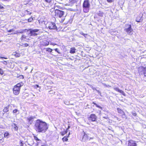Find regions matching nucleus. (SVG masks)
Returning a JSON list of instances; mask_svg holds the SVG:
<instances>
[{
	"label": "nucleus",
	"mask_w": 146,
	"mask_h": 146,
	"mask_svg": "<svg viewBox=\"0 0 146 146\" xmlns=\"http://www.w3.org/2000/svg\"><path fill=\"white\" fill-rule=\"evenodd\" d=\"M34 129L38 133H44L48 129L47 123L40 119L37 120L35 123Z\"/></svg>",
	"instance_id": "1"
},
{
	"label": "nucleus",
	"mask_w": 146,
	"mask_h": 146,
	"mask_svg": "<svg viewBox=\"0 0 146 146\" xmlns=\"http://www.w3.org/2000/svg\"><path fill=\"white\" fill-rule=\"evenodd\" d=\"M83 134V136L82 139V141L84 142H86L88 140H90L91 139H93L94 137H90L91 132L89 128L84 130L82 132Z\"/></svg>",
	"instance_id": "2"
},
{
	"label": "nucleus",
	"mask_w": 146,
	"mask_h": 146,
	"mask_svg": "<svg viewBox=\"0 0 146 146\" xmlns=\"http://www.w3.org/2000/svg\"><path fill=\"white\" fill-rule=\"evenodd\" d=\"M24 84L22 82L17 84L14 86L13 89V93L16 95H18L20 93L21 87Z\"/></svg>",
	"instance_id": "3"
},
{
	"label": "nucleus",
	"mask_w": 146,
	"mask_h": 146,
	"mask_svg": "<svg viewBox=\"0 0 146 146\" xmlns=\"http://www.w3.org/2000/svg\"><path fill=\"white\" fill-rule=\"evenodd\" d=\"M90 4L89 0H84L83 4V11L85 13H87L89 11V8Z\"/></svg>",
	"instance_id": "4"
},
{
	"label": "nucleus",
	"mask_w": 146,
	"mask_h": 146,
	"mask_svg": "<svg viewBox=\"0 0 146 146\" xmlns=\"http://www.w3.org/2000/svg\"><path fill=\"white\" fill-rule=\"evenodd\" d=\"M124 30L127 34L132 35L133 34V30L130 24H126L124 27Z\"/></svg>",
	"instance_id": "5"
},
{
	"label": "nucleus",
	"mask_w": 146,
	"mask_h": 146,
	"mask_svg": "<svg viewBox=\"0 0 146 146\" xmlns=\"http://www.w3.org/2000/svg\"><path fill=\"white\" fill-rule=\"evenodd\" d=\"M39 30L37 29H28L27 32L28 33V35L29 36H36L38 35L36 33L38 32Z\"/></svg>",
	"instance_id": "6"
},
{
	"label": "nucleus",
	"mask_w": 146,
	"mask_h": 146,
	"mask_svg": "<svg viewBox=\"0 0 146 146\" xmlns=\"http://www.w3.org/2000/svg\"><path fill=\"white\" fill-rule=\"evenodd\" d=\"M138 71L140 75H143L146 77V67L140 66L138 68Z\"/></svg>",
	"instance_id": "7"
},
{
	"label": "nucleus",
	"mask_w": 146,
	"mask_h": 146,
	"mask_svg": "<svg viewBox=\"0 0 146 146\" xmlns=\"http://www.w3.org/2000/svg\"><path fill=\"white\" fill-rule=\"evenodd\" d=\"M64 13V11L59 9H55V15L56 17H63Z\"/></svg>",
	"instance_id": "8"
},
{
	"label": "nucleus",
	"mask_w": 146,
	"mask_h": 146,
	"mask_svg": "<svg viewBox=\"0 0 146 146\" xmlns=\"http://www.w3.org/2000/svg\"><path fill=\"white\" fill-rule=\"evenodd\" d=\"M46 27L48 28L50 30L56 29L57 27L56 26L55 24L52 22H49L46 25Z\"/></svg>",
	"instance_id": "9"
},
{
	"label": "nucleus",
	"mask_w": 146,
	"mask_h": 146,
	"mask_svg": "<svg viewBox=\"0 0 146 146\" xmlns=\"http://www.w3.org/2000/svg\"><path fill=\"white\" fill-rule=\"evenodd\" d=\"M97 118V116L95 114H92L88 118V119L90 121H96Z\"/></svg>",
	"instance_id": "10"
},
{
	"label": "nucleus",
	"mask_w": 146,
	"mask_h": 146,
	"mask_svg": "<svg viewBox=\"0 0 146 146\" xmlns=\"http://www.w3.org/2000/svg\"><path fill=\"white\" fill-rule=\"evenodd\" d=\"M35 117L34 116H31L27 118V120L29 124L31 125L32 124Z\"/></svg>",
	"instance_id": "11"
},
{
	"label": "nucleus",
	"mask_w": 146,
	"mask_h": 146,
	"mask_svg": "<svg viewBox=\"0 0 146 146\" xmlns=\"http://www.w3.org/2000/svg\"><path fill=\"white\" fill-rule=\"evenodd\" d=\"M137 144L135 141L130 140L128 141V146H137Z\"/></svg>",
	"instance_id": "12"
},
{
	"label": "nucleus",
	"mask_w": 146,
	"mask_h": 146,
	"mask_svg": "<svg viewBox=\"0 0 146 146\" xmlns=\"http://www.w3.org/2000/svg\"><path fill=\"white\" fill-rule=\"evenodd\" d=\"M113 89L115 91L119 92L120 93L122 94L123 95L125 96V94L123 91L120 90L117 87H114Z\"/></svg>",
	"instance_id": "13"
},
{
	"label": "nucleus",
	"mask_w": 146,
	"mask_h": 146,
	"mask_svg": "<svg viewBox=\"0 0 146 146\" xmlns=\"http://www.w3.org/2000/svg\"><path fill=\"white\" fill-rule=\"evenodd\" d=\"M136 21L137 22H140L142 21L141 16H138L136 18Z\"/></svg>",
	"instance_id": "14"
},
{
	"label": "nucleus",
	"mask_w": 146,
	"mask_h": 146,
	"mask_svg": "<svg viewBox=\"0 0 146 146\" xmlns=\"http://www.w3.org/2000/svg\"><path fill=\"white\" fill-rule=\"evenodd\" d=\"M12 55L15 56L16 57H20L21 55L20 53H17L16 52H13Z\"/></svg>",
	"instance_id": "15"
},
{
	"label": "nucleus",
	"mask_w": 146,
	"mask_h": 146,
	"mask_svg": "<svg viewBox=\"0 0 146 146\" xmlns=\"http://www.w3.org/2000/svg\"><path fill=\"white\" fill-rule=\"evenodd\" d=\"M10 105H9L7 107H5L3 110L4 113H6L9 111V107Z\"/></svg>",
	"instance_id": "16"
},
{
	"label": "nucleus",
	"mask_w": 146,
	"mask_h": 146,
	"mask_svg": "<svg viewBox=\"0 0 146 146\" xmlns=\"http://www.w3.org/2000/svg\"><path fill=\"white\" fill-rule=\"evenodd\" d=\"M117 110L118 111V112L121 115H123L124 114V111L121 110V109H120L119 108H117Z\"/></svg>",
	"instance_id": "17"
},
{
	"label": "nucleus",
	"mask_w": 146,
	"mask_h": 146,
	"mask_svg": "<svg viewBox=\"0 0 146 146\" xmlns=\"http://www.w3.org/2000/svg\"><path fill=\"white\" fill-rule=\"evenodd\" d=\"M12 126L14 127V129L15 131H17L18 129V127L16 125V124L13 123L12 125Z\"/></svg>",
	"instance_id": "18"
},
{
	"label": "nucleus",
	"mask_w": 146,
	"mask_h": 146,
	"mask_svg": "<svg viewBox=\"0 0 146 146\" xmlns=\"http://www.w3.org/2000/svg\"><path fill=\"white\" fill-rule=\"evenodd\" d=\"M76 49L74 47H72L70 49V52L71 54H74L75 52Z\"/></svg>",
	"instance_id": "19"
},
{
	"label": "nucleus",
	"mask_w": 146,
	"mask_h": 146,
	"mask_svg": "<svg viewBox=\"0 0 146 146\" xmlns=\"http://www.w3.org/2000/svg\"><path fill=\"white\" fill-rule=\"evenodd\" d=\"M27 30H28L27 29H25L21 31H18L17 32L18 33H23L24 32H27Z\"/></svg>",
	"instance_id": "20"
},
{
	"label": "nucleus",
	"mask_w": 146,
	"mask_h": 146,
	"mask_svg": "<svg viewBox=\"0 0 146 146\" xmlns=\"http://www.w3.org/2000/svg\"><path fill=\"white\" fill-rule=\"evenodd\" d=\"M98 15L99 16L102 17L103 16V12L99 11L98 13Z\"/></svg>",
	"instance_id": "21"
},
{
	"label": "nucleus",
	"mask_w": 146,
	"mask_h": 146,
	"mask_svg": "<svg viewBox=\"0 0 146 146\" xmlns=\"http://www.w3.org/2000/svg\"><path fill=\"white\" fill-rule=\"evenodd\" d=\"M26 38V36H25V35H22L21 38V41H24L25 40L24 39L25 38Z\"/></svg>",
	"instance_id": "22"
},
{
	"label": "nucleus",
	"mask_w": 146,
	"mask_h": 146,
	"mask_svg": "<svg viewBox=\"0 0 146 146\" xmlns=\"http://www.w3.org/2000/svg\"><path fill=\"white\" fill-rule=\"evenodd\" d=\"M64 103L66 105H69L70 104V102L67 100H66L64 101Z\"/></svg>",
	"instance_id": "23"
},
{
	"label": "nucleus",
	"mask_w": 146,
	"mask_h": 146,
	"mask_svg": "<svg viewBox=\"0 0 146 146\" xmlns=\"http://www.w3.org/2000/svg\"><path fill=\"white\" fill-rule=\"evenodd\" d=\"M68 139L66 137H64L62 138V141L64 142L67 141Z\"/></svg>",
	"instance_id": "24"
},
{
	"label": "nucleus",
	"mask_w": 146,
	"mask_h": 146,
	"mask_svg": "<svg viewBox=\"0 0 146 146\" xmlns=\"http://www.w3.org/2000/svg\"><path fill=\"white\" fill-rule=\"evenodd\" d=\"M46 50V51L50 52H51L52 51V49L50 48H45Z\"/></svg>",
	"instance_id": "25"
},
{
	"label": "nucleus",
	"mask_w": 146,
	"mask_h": 146,
	"mask_svg": "<svg viewBox=\"0 0 146 146\" xmlns=\"http://www.w3.org/2000/svg\"><path fill=\"white\" fill-rule=\"evenodd\" d=\"M9 135V134L7 132H5L4 134V137H6Z\"/></svg>",
	"instance_id": "26"
},
{
	"label": "nucleus",
	"mask_w": 146,
	"mask_h": 146,
	"mask_svg": "<svg viewBox=\"0 0 146 146\" xmlns=\"http://www.w3.org/2000/svg\"><path fill=\"white\" fill-rule=\"evenodd\" d=\"M34 137L36 141H40V140L38 139V138L35 136H34Z\"/></svg>",
	"instance_id": "27"
},
{
	"label": "nucleus",
	"mask_w": 146,
	"mask_h": 146,
	"mask_svg": "<svg viewBox=\"0 0 146 146\" xmlns=\"http://www.w3.org/2000/svg\"><path fill=\"white\" fill-rule=\"evenodd\" d=\"M0 74L1 75H2L4 74L3 71L1 68H0Z\"/></svg>",
	"instance_id": "28"
},
{
	"label": "nucleus",
	"mask_w": 146,
	"mask_h": 146,
	"mask_svg": "<svg viewBox=\"0 0 146 146\" xmlns=\"http://www.w3.org/2000/svg\"><path fill=\"white\" fill-rule=\"evenodd\" d=\"M44 45H45V46L48 45L49 44V42L46 40L44 41Z\"/></svg>",
	"instance_id": "29"
},
{
	"label": "nucleus",
	"mask_w": 146,
	"mask_h": 146,
	"mask_svg": "<svg viewBox=\"0 0 146 146\" xmlns=\"http://www.w3.org/2000/svg\"><path fill=\"white\" fill-rule=\"evenodd\" d=\"M20 144L21 146H23L24 144L23 143V141L21 140L20 141Z\"/></svg>",
	"instance_id": "30"
},
{
	"label": "nucleus",
	"mask_w": 146,
	"mask_h": 146,
	"mask_svg": "<svg viewBox=\"0 0 146 146\" xmlns=\"http://www.w3.org/2000/svg\"><path fill=\"white\" fill-rule=\"evenodd\" d=\"M18 111L17 109H15L13 111V113H16Z\"/></svg>",
	"instance_id": "31"
},
{
	"label": "nucleus",
	"mask_w": 146,
	"mask_h": 146,
	"mask_svg": "<svg viewBox=\"0 0 146 146\" xmlns=\"http://www.w3.org/2000/svg\"><path fill=\"white\" fill-rule=\"evenodd\" d=\"M44 1L48 3H50L52 1V0H44Z\"/></svg>",
	"instance_id": "32"
},
{
	"label": "nucleus",
	"mask_w": 146,
	"mask_h": 146,
	"mask_svg": "<svg viewBox=\"0 0 146 146\" xmlns=\"http://www.w3.org/2000/svg\"><path fill=\"white\" fill-rule=\"evenodd\" d=\"M33 20V19L32 17H31L28 19V21L29 22H31Z\"/></svg>",
	"instance_id": "33"
},
{
	"label": "nucleus",
	"mask_w": 146,
	"mask_h": 146,
	"mask_svg": "<svg viewBox=\"0 0 146 146\" xmlns=\"http://www.w3.org/2000/svg\"><path fill=\"white\" fill-rule=\"evenodd\" d=\"M67 132V131L66 130L65 131H63L62 132V135H64Z\"/></svg>",
	"instance_id": "34"
},
{
	"label": "nucleus",
	"mask_w": 146,
	"mask_h": 146,
	"mask_svg": "<svg viewBox=\"0 0 146 146\" xmlns=\"http://www.w3.org/2000/svg\"><path fill=\"white\" fill-rule=\"evenodd\" d=\"M109 3H111L113 2L114 0H106Z\"/></svg>",
	"instance_id": "35"
},
{
	"label": "nucleus",
	"mask_w": 146,
	"mask_h": 146,
	"mask_svg": "<svg viewBox=\"0 0 146 146\" xmlns=\"http://www.w3.org/2000/svg\"><path fill=\"white\" fill-rule=\"evenodd\" d=\"M14 31V30L13 29H11L9 30L8 31V32L9 33H11L12 32H13Z\"/></svg>",
	"instance_id": "36"
},
{
	"label": "nucleus",
	"mask_w": 146,
	"mask_h": 146,
	"mask_svg": "<svg viewBox=\"0 0 146 146\" xmlns=\"http://www.w3.org/2000/svg\"><path fill=\"white\" fill-rule=\"evenodd\" d=\"M23 45H24V47H27L28 46H29L28 44L27 43H25L23 44Z\"/></svg>",
	"instance_id": "37"
},
{
	"label": "nucleus",
	"mask_w": 146,
	"mask_h": 146,
	"mask_svg": "<svg viewBox=\"0 0 146 146\" xmlns=\"http://www.w3.org/2000/svg\"><path fill=\"white\" fill-rule=\"evenodd\" d=\"M24 95L25 97H26V96L27 97V96H29V94L28 93H25L24 94Z\"/></svg>",
	"instance_id": "38"
},
{
	"label": "nucleus",
	"mask_w": 146,
	"mask_h": 146,
	"mask_svg": "<svg viewBox=\"0 0 146 146\" xmlns=\"http://www.w3.org/2000/svg\"><path fill=\"white\" fill-rule=\"evenodd\" d=\"M96 106L100 109H102V108L100 106H99L98 105V104H97V105Z\"/></svg>",
	"instance_id": "39"
},
{
	"label": "nucleus",
	"mask_w": 146,
	"mask_h": 146,
	"mask_svg": "<svg viewBox=\"0 0 146 146\" xmlns=\"http://www.w3.org/2000/svg\"><path fill=\"white\" fill-rule=\"evenodd\" d=\"M121 115L122 116V117L123 118H126L127 117H126L125 115V113H124V114L123 115Z\"/></svg>",
	"instance_id": "40"
},
{
	"label": "nucleus",
	"mask_w": 146,
	"mask_h": 146,
	"mask_svg": "<svg viewBox=\"0 0 146 146\" xmlns=\"http://www.w3.org/2000/svg\"><path fill=\"white\" fill-rule=\"evenodd\" d=\"M54 50L56 52H58L59 53H60L58 51V48H55L54 49Z\"/></svg>",
	"instance_id": "41"
},
{
	"label": "nucleus",
	"mask_w": 146,
	"mask_h": 146,
	"mask_svg": "<svg viewBox=\"0 0 146 146\" xmlns=\"http://www.w3.org/2000/svg\"><path fill=\"white\" fill-rule=\"evenodd\" d=\"M19 77L20 78L23 79L24 78L23 76V75L20 76Z\"/></svg>",
	"instance_id": "42"
},
{
	"label": "nucleus",
	"mask_w": 146,
	"mask_h": 146,
	"mask_svg": "<svg viewBox=\"0 0 146 146\" xmlns=\"http://www.w3.org/2000/svg\"><path fill=\"white\" fill-rule=\"evenodd\" d=\"M64 19H65V18H64V17H63V18L61 20V22H63L64 21Z\"/></svg>",
	"instance_id": "43"
},
{
	"label": "nucleus",
	"mask_w": 146,
	"mask_h": 146,
	"mask_svg": "<svg viewBox=\"0 0 146 146\" xmlns=\"http://www.w3.org/2000/svg\"><path fill=\"white\" fill-rule=\"evenodd\" d=\"M141 63H142L141 64L142 65H143L146 66V63H144V62H141Z\"/></svg>",
	"instance_id": "44"
},
{
	"label": "nucleus",
	"mask_w": 146,
	"mask_h": 146,
	"mask_svg": "<svg viewBox=\"0 0 146 146\" xmlns=\"http://www.w3.org/2000/svg\"><path fill=\"white\" fill-rule=\"evenodd\" d=\"M83 36L85 38H86L87 37V36H88V35L87 34H84V35Z\"/></svg>",
	"instance_id": "45"
},
{
	"label": "nucleus",
	"mask_w": 146,
	"mask_h": 146,
	"mask_svg": "<svg viewBox=\"0 0 146 146\" xmlns=\"http://www.w3.org/2000/svg\"><path fill=\"white\" fill-rule=\"evenodd\" d=\"M18 31H16V32H15V33H12L11 34H17V33H18L17 32H18Z\"/></svg>",
	"instance_id": "46"
},
{
	"label": "nucleus",
	"mask_w": 146,
	"mask_h": 146,
	"mask_svg": "<svg viewBox=\"0 0 146 146\" xmlns=\"http://www.w3.org/2000/svg\"><path fill=\"white\" fill-rule=\"evenodd\" d=\"M95 90L99 94H100V95L101 94L100 92L99 91V90H97L96 89Z\"/></svg>",
	"instance_id": "47"
},
{
	"label": "nucleus",
	"mask_w": 146,
	"mask_h": 146,
	"mask_svg": "<svg viewBox=\"0 0 146 146\" xmlns=\"http://www.w3.org/2000/svg\"><path fill=\"white\" fill-rule=\"evenodd\" d=\"M4 8V7L0 5V9H2Z\"/></svg>",
	"instance_id": "48"
},
{
	"label": "nucleus",
	"mask_w": 146,
	"mask_h": 146,
	"mask_svg": "<svg viewBox=\"0 0 146 146\" xmlns=\"http://www.w3.org/2000/svg\"><path fill=\"white\" fill-rule=\"evenodd\" d=\"M3 64H5V65H6L7 64V62L5 61H4L3 62Z\"/></svg>",
	"instance_id": "49"
},
{
	"label": "nucleus",
	"mask_w": 146,
	"mask_h": 146,
	"mask_svg": "<svg viewBox=\"0 0 146 146\" xmlns=\"http://www.w3.org/2000/svg\"><path fill=\"white\" fill-rule=\"evenodd\" d=\"M133 115L134 116H136L137 115V114L135 113H133Z\"/></svg>",
	"instance_id": "50"
},
{
	"label": "nucleus",
	"mask_w": 146,
	"mask_h": 146,
	"mask_svg": "<svg viewBox=\"0 0 146 146\" xmlns=\"http://www.w3.org/2000/svg\"><path fill=\"white\" fill-rule=\"evenodd\" d=\"M33 145V144H30L29 143H28V145H29L30 146H32Z\"/></svg>",
	"instance_id": "51"
},
{
	"label": "nucleus",
	"mask_w": 146,
	"mask_h": 146,
	"mask_svg": "<svg viewBox=\"0 0 146 146\" xmlns=\"http://www.w3.org/2000/svg\"><path fill=\"white\" fill-rule=\"evenodd\" d=\"M103 118H104L106 119H107L108 118V116H106V117H103Z\"/></svg>",
	"instance_id": "52"
},
{
	"label": "nucleus",
	"mask_w": 146,
	"mask_h": 146,
	"mask_svg": "<svg viewBox=\"0 0 146 146\" xmlns=\"http://www.w3.org/2000/svg\"><path fill=\"white\" fill-rule=\"evenodd\" d=\"M80 34L81 35H84V34H85L84 33H82V32H81V33H80Z\"/></svg>",
	"instance_id": "53"
},
{
	"label": "nucleus",
	"mask_w": 146,
	"mask_h": 146,
	"mask_svg": "<svg viewBox=\"0 0 146 146\" xmlns=\"http://www.w3.org/2000/svg\"><path fill=\"white\" fill-rule=\"evenodd\" d=\"M70 127V126H68V128L66 130L67 131V130Z\"/></svg>",
	"instance_id": "54"
},
{
	"label": "nucleus",
	"mask_w": 146,
	"mask_h": 146,
	"mask_svg": "<svg viewBox=\"0 0 146 146\" xmlns=\"http://www.w3.org/2000/svg\"><path fill=\"white\" fill-rule=\"evenodd\" d=\"M28 14H31V13L29 11H28Z\"/></svg>",
	"instance_id": "55"
},
{
	"label": "nucleus",
	"mask_w": 146,
	"mask_h": 146,
	"mask_svg": "<svg viewBox=\"0 0 146 146\" xmlns=\"http://www.w3.org/2000/svg\"><path fill=\"white\" fill-rule=\"evenodd\" d=\"M93 104H94V105H95L96 106L97 105V104L93 102Z\"/></svg>",
	"instance_id": "56"
},
{
	"label": "nucleus",
	"mask_w": 146,
	"mask_h": 146,
	"mask_svg": "<svg viewBox=\"0 0 146 146\" xmlns=\"http://www.w3.org/2000/svg\"><path fill=\"white\" fill-rule=\"evenodd\" d=\"M58 7L59 8V7H60L59 6H58Z\"/></svg>",
	"instance_id": "57"
},
{
	"label": "nucleus",
	"mask_w": 146,
	"mask_h": 146,
	"mask_svg": "<svg viewBox=\"0 0 146 146\" xmlns=\"http://www.w3.org/2000/svg\"><path fill=\"white\" fill-rule=\"evenodd\" d=\"M144 63H146V66L145 67H146V61L144 62Z\"/></svg>",
	"instance_id": "58"
},
{
	"label": "nucleus",
	"mask_w": 146,
	"mask_h": 146,
	"mask_svg": "<svg viewBox=\"0 0 146 146\" xmlns=\"http://www.w3.org/2000/svg\"><path fill=\"white\" fill-rule=\"evenodd\" d=\"M5 58V59H7V58H6L5 57H3L2 58Z\"/></svg>",
	"instance_id": "59"
},
{
	"label": "nucleus",
	"mask_w": 146,
	"mask_h": 146,
	"mask_svg": "<svg viewBox=\"0 0 146 146\" xmlns=\"http://www.w3.org/2000/svg\"><path fill=\"white\" fill-rule=\"evenodd\" d=\"M31 141H32V142H33V140L32 139L31 140Z\"/></svg>",
	"instance_id": "60"
},
{
	"label": "nucleus",
	"mask_w": 146,
	"mask_h": 146,
	"mask_svg": "<svg viewBox=\"0 0 146 146\" xmlns=\"http://www.w3.org/2000/svg\"><path fill=\"white\" fill-rule=\"evenodd\" d=\"M37 87H39V86H38V85H37Z\"/></svg>",
	"instance_id": "61"
},
{
	"label": "nucleus",
	"mask_w": 146,
	"mask_h": 146,
	"mask_svg": "<svg viewBox=\"0 0 146 146\" xmlns=\"http://www.w3.org/2000/svg\"><path fill=\"white\" fill-rule=\"evenodd\" d=\"M70 132H69V133H68V135H69L70 134Z\"/></svg>",
	"instance_id": "62"
},
{
	"label": "nucleus",
	"mask_w": 146,
	"mask_h": 146,
	"mask_svg": "<svg viewBox=\"0 0 146 146\" xmlns=\"http://www.w3.org/2000/svg\"><path fill=\"white\" fill-rule=\"evenodd\" d=\"M0 42H1V41H0Z\"/></svg>",
	"instance_id": "63"
}]
</instances>
